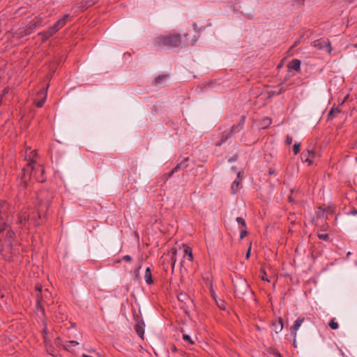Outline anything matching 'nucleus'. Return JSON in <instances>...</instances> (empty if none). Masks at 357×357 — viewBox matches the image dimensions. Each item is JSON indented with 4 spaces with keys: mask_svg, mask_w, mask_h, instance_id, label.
<instances>
[{
    "mask_svg": "<svg viewBox=\"0 0 357 357\" xmlns=\"http://www.w3.org/2000/svg\"><path fill=\"white\" fill-rule=\"evenodd\" d=\"M187 34L181 36L180 34H172L167 36H160L155 39V45L159 48H172L193 45L197 39L190 41L187 40Z\"/></svg>",
    "mask_w": 357,
    "mask_h": 357,
    "instance_id": "nucleus-1",
    "label": "nucleus"
},
{
    "mask_svg": "<svg viewBox=\"0 0 357 357\" xmlns=\"http://www.w3.org/2000/svg\"><path fill=\"white\" fill-rule=\"evenodd\" d=\"M36 155H37V152L36 150L31 151V149H29V155H28L27 151H26L25 159L28 161V164H27V166L23 169V170H24L23 176L24 177L28 176V177H29V178H31V174L33 173V172L34 171V167H33L34 161H33V158L35 157Z\"/></svg>",
    "mask_w": 357,
    "mask_h": 357,
    "instance_id": "nucleus-2",
    "label": "nucleus"
},
{
    "mask_svg": "<svg viewBox=\"0 0 357 357\" xmlns=\"http://www.w3.org/2000/svg\"><path fill=\"white\" fill-rule=\"evenodd\" d=\"M313 46L318 50H324L327 53H331L332 50L331 43L327 38H320L314 40L313 42Z\"/></svg>",
    "mask_w": 357,
    "mask_h": 357,
    "instance_id": "nucleus-3",
    "label": "nucleus"
},
{
    "mask_svg": "<svg viewBox=\"0 0 357 357\" xmlns=\"http://www.w3.org/2000/svg\"><path fill=\"white\" fill-rule=\"evenodd\" d=\"M248 291H250V287L245 280H241L234 286V293L238 297H242Z\"/></svg>",
    "mask_w": 357,
    "mask_h": 357,
    "instance_id": "nucleus-4",
    "label": "nucleus"
},
{
    "mask_svg": "<svg viewBox=\"0 0 357 357\" xmlns=\"http://www.w3.org/2000/svg\"><path fill=\"white\" fill-rule=\"evenodd\" d=\"M135 320L136 322L135 329L139 337L144 339L145 324L139 316L135 317Z\"/></svg>",
    "mask_w": 357,
    "mask_h": 357,
    "instance_id": "nucleus-5",
    "label": "nucleus"
},
{
    "mask_svg": "<svg viewBox=\"0 0 357 357\" xmlns=\"http://www.w3.org/2000/svg\"><path fill=\"white\" fill-rule=\"evenodd\" d=\"M8 206L6 202H1L0 203V232L5 229L6 222H4V217Z\"/></svg>",
    "mask_w": 357,
    "mask_h": 357,
    "instance_id": "nucleus-6",
    "label": "nucleus"
},
{
    "mask_svg": "<svg viewBox=\"0 0 357 357\" xmlns=\"http://www.w3.org/2000/svg\"><path fill=\"white\" fill-rule=\"evenodd\" d=\"M305 318L304 317H298L294 323L293 326L291 327V334L293 336V337H296L297 334L296 332L302 325V324L304 322Z\"/></svg>",
    "mask_w": 357,
    "mask_h": 357,
    "instance_id": "nucleus-7",
    "label": "nucleus"
},
{
    "mask_svg": "<svg viewBox=\"0 0 357 357\" xmlns=\"http://www.w3.org/2000/svg\"><path fill=\"white\" fill-rule=\"evenodd\" d=\"M237 132L235 130V127H231L230 130L225 131L222 132L220 141L217 143V146H220L222 143L225 142L227 139H229L234 133Z\"/></svg>",
    "mask_w": 357,
    "mask_h": 357,
    "instance_id": "nucleus-8",
    "label": "nucleus"
},
{
    "mask_svg": "<svg viewBox=\"0 0 357 357\" xmlns=\"http://www.w3.org/2000/svg\"><path fill=\"white\" fill-rule=\"evenodd\" d=\"M34 171L31 174V178H38L42 176L45 172V169L43 167L39 165H36L35 162L33 164Z\"/></svg>",
    "mask_w": 357,
    "mask_h": 357,
    "instance_id": "nucleus-9",
    "label": "nucleus"
},
{
    "mask_svg": "<svg viewBox=\"0 0 357 357\" xmlns=\"http://www.w3.org/2000/svg\"><path fill=\"white\" fill-rule=\"evenodd\" d=\"M188 160L189 158H185L183 161L177 164L176 166L171 172L168 173V176H171L174 172H178L179 169L187 167L188 166V165L187 164Z\"/></svg>",
    "mask_w": 357,
    "mask_h": 357,
    "instance_id": "nucleus-10",
    "label": "nucleus"
},
{
    "mask_svg": "<svg viewBox=\"0 0 357 357\" xmlns=\"http://www.w3.org/2000/svg\"><path fill=\"white\" fill-rule=\"evenodd\" d=\"M289 68L297 72L301 70V61L298 59H294L289 63Z\"/></svg>",
    "mask_w": 357,
    "mask_h": 357,
    "instance_id": "nucleus-11",
    "label": "nucleus"
},
{
    "mask_svg": "<svg viewBox=\"0 0 357 357\" xmlns=\"http://www.w3.org/2000/svg\"><path fill=\"white\" fill-rule=\"evenodd\" d=\"M60 24H58V22H56L50 28V29L45 33L46 37L51 36L53 33H54L56 31L59 30L60 27H61Z\"/></svg>",
    "mask_w": 357,
    "mask_h": 357,
    "instance_id": "nucleus-12",
    "label": "nucleus"
},
{
    "mask_svg": "<svg viewBox=\"0 0 357 357\" xmlns=\"http://www.w3.org/2000/svg\"><path fill=\"white\" fill-rule=\"evenodd\" d=\"M144 280H145L146 282L149 284H151L153 282L152 276H151V268L149 267H147L146 268Z\"/></svg>",
    "mask_w": 357,
    "mask_h": 357,
    "instance_id": "nucleus-13",
    "label": "nucleus"
},
{
    "mask_svg": "<svg viewBox=\"0 0 357 357\" xmlns=\"http://www.w3.org/2000/svg\"><path fill=\"white\" fill-rule=\"evenodd\" d=\"M245 116H242L241 119L237 125L233 126L232 127H235V130L238 132L243 128V126L245 123Z\"/></svg>",
    "mask_w": 357,
    "mask_h": 357,
    "instance_id": "nucleus-14",
    "label": "nucleus"
},
{
    "mask_svg": "<svg viewBox=\"0 0 357 357\" xmlns=\"http://www.w3.org/2000/svg\"><path fill=\"white\" fill-rule=\"evenodd\" d=\"M241 180H234V181L233 182L231 185V190L234 194H235L238 191V188L241 184Z\"/></svg>",
    "mask_w": 357,
    "mask_h": 357,
    "instance_id": "nucleus-15",
    "label": "nucleus"
},
{
    "mask_svg": "<svg viewBox=\"0 0 357 357\" xmlns=\"http://www.w3.org/2000/svg\"><path fill=\"white\" fill-rule=\"evenodd\" d=\"M28 218H29V216L26 215V212L22 213V214L20 215V216L18 218V222L21 225H25V222Z\"/></svg>",
    "mask_w": 357,
    "mask_h": 357,
    "instance_id": "nucleus-16",
    "label": "nucleus"
},
{
    "mask_svg": "<svg viewBox=\"0 0 357 357\" xmlns=\"http://www.w3.org/2000/svg\"><path fill=\"white\" fill-rule=\"evenodd\" d=\"M170 252L172 253V256H171V260H172V269H174V265H175V263H176V252H177V250L176 248H172L170 251Z\"/></svg>",
    "mask_w": 357,
    "mask_h": 357,
    "instance_id": "nucleus-17",
    "label": "nucleus"
},
{
    "mask_svg": "<svg viewBox=\"0 0 357 357\" xmlns=\"http://www.w3.org/2000/svg\"><path fill=\"white\" fill-rule=\"evenodd\" d=\"M185 257H186L190 261H192L193 260L192 250L190 248H187L185 249Z\"/></svg>",
    "mask_w": 357,
    "mask_h": 357,
    "instance_id": "nucleus-18",
    "label": "nucleus"
},
{
    "mask_svg": "<svg viewBox=\"0 0 357 357\" xmlns=\"http://www.w3.org/2000/svg\"><path fill=\"white\" fill-rule=\"evenodd\" d=\"M275 331L276 333H280L283 328L282 321L280 319L278 324H274Z\"/></svg>",
    "mask_w": 357,
    "mask_h": 357,
    "instance_id": "nucleus-19",
    "label": "nucleus"
},
{
    "mask_svg": "<svg viewBox=\"0 0 357 357\" xmlns=\"http://www.w3.org/2000/svg\"><path fill=\"white\" fill-rule=\"evenodd\" d=\"M271 123V119L269 118H265L263 119L262 122H261V127L263 128H266L267 127H268Z\"/></svg>",
    "mask_w": 357,
    "mask_h": 357,
    "instance_id": "nucleus-20",
    "label": "nucleus"
},
{
    "mask_svg": "<svg viewBox=\"0 0 357 357\" xmlns=\"http://www.w3.org/2000/svg\"><path fill=\"white\" fill-rule=\"evenodd\" d=\"M15 236V233L12 230H8L6 232V238L8 243L10 244V240Z\"/></svg>",
    "mask_w": 357,
    "mask_h": 357,
    "instance_id": "nucleus-21",
    "label": "nucleus"
},
{
    "mask_svg": "<svg viewBox=\"0 0 357 357\" xmlns=\"http://www.w3.org/2000/svg\"><path fill=\"white\" fill-rule=\"evenodd\" d=\"M79 342L75 340L68 341L65 344V347L66 349H69L70 347H75L76 345H78Z\"/></svg>",
    "mask_w": 357,
    "mask_h": 357,
    "instance_id": "nucleus-22",
    "label": "nucleus"
},
{
    "mask_svg": "<svg viewBox=\"0 0 357 357\" xmlns=\"http://www.w3.org/2000/svg\"><path fill=\"white\" fill-rule=\"evenodd\" d=\"M236 220L239 225H241V228L246 227V223H245V220H244V218H241V217H237Z\"/></svg>",
    "mask_w": 357,
    "mask_h": 357,
    "instance_id": "nucleus-23",
    "label": "nucleus"
},
{
    "mask_svg": "<svg viewBox=\"0 0 357 357\" xmlns=\"http://www.w3.org/2000/svg\"><path fill=\"white\" fill-rule=\"evenodd\" d=\"M329 326L331 329L333 330H335V329H337L338 327H339V325H338V323L335 321V319H333L331 320L330 323H329Z\"/></svg>",
    "mask_w": 357,
    "mask_h": 357,
    "instance_id": "nucleus-24",
    "label": "nucleus"
},
{
    "mask_svg": "<svg viewBox=\"0 0 357 357\" xmlns=\"http://www.w3.org/2000/svg\"><path fill=\"white\" fill-rule=\"evenodd\" d=\"M69 16H70V15H69L68 14H66V15H64V16H63L62 18H61L60 20H59L57 21V22H58V24H61V26H63L66 24V20H67V19L69 17Z\"/></svg>",
    "mask_w": 357,
    "mask_h": 357,
    "instance_id": "nucleus-25",
    "label": "nucleus"
},
{
    "mask_svg": "<svg viewBox=\"0 0 357 357\" xmlns=\"http://www.w3.org/2000/svg\"><path fill=\"white\" fill-rule=\"evenodd\" d=\"M46 97H47V89H45V92L43 98L41 100H38L36 102L37 107H41L43 105L45 100L46 99Z\"/></svg>",
    "mask_w": 357,
    "mask_h": 357,
    "instance_id": "nucleus-26",
    "label": "nucleus"
},
{
    "mask_svg": "<svg viewBox=\"0 0 357 357\" xmlns=\"http://www.w3.org/2000/svg\"><path fill=\"white\" fill-rule=\"evenodd\" d=\"M167 77V75H159L155 79V84L157 85V84H159L161 83V82L165 79Z\"/></svg>",
    "mask_w": 357,
    "mask_h": 357,
    "instance_id": "nucleus-27",
    "label": "nucleus"
},
{
    "mask_svg": "<svg viewBox=\"0 0 357 357\" xmlns=\"http://www.w3.org/2000/svg\"><path fill=\"white\" fill-rule=\"evenodd\" d=\"M183 339L185 341L188 342L191 344H193L195 343V342L192 340V339L191 338V337L189 335L183 334Z\"/></svg>",
    "mask_w": 357,
    "mask_h": 357,
    "instance_id": "nucleus-28",
    "label": "nucleus"
},
{
    "mask_svg": "<svg viewBox=\"0 0 357 357\" xmlns=\"http://www.w3.org/2000/svg\"><path fill=\"white\" fill-rule=\"evenodd\" d=\"M215 301H216L217 305L219 307L220 309H221V310L225 309V303L223 301L220 300L218 301L216 300Z\"/></svg>",
    "mask_w": 357,
    "mask_h": 357,
    "instance_id": "nucleus-29",
    "label": "nucleus"
},
{
    "mask_svg": "<svg viewBox=\"0 0 357 357\" xmlns=\"http://www.w3.org/2000/svg\"><path fill=\"white\" fill-rule=\"evenodd\" d=\"M300 146H301V144L300 143H296L294 145L293 150H294V152L295 154H297L299 152Z\"/></svg>",
    "mask_w": 357,
    "mask_h": 357,
    "instance_id": "nucleus-30",
    "label": "nucleus"
},
{
    "mask_svg": "<svg viewBox=\"0 0 357 357\" xmlns=\"http://www.w3.org/2000/svg\"><path fill=\"white\" fill-rule=\"evenodd\" d=\"M241 229V234H240V238L243 239L248 234L245 228H240Z\"/></svg>",
    "mask_w": 357,
    "mask_h": 357,
    "instance_id": "nucleus-31",
    "label": "nucleus"
},
{
    "mask_svg": "<svg viewBox=\"0 0 357 357\" xmlns=\"http://www.w3.org/2000/svg\"><path fill=\"white\" fill-rule=\"evenodd\" d=\"M318 236L320 239H322L324 241H328L329 239V236L327 234H319Z\"/></svg>",
    "mask_w": 357,
    "mask_h": 357,
    "instance_id": "nucleus-32",
    "label": "nucleus"
},
{
    "mask_svg": "<svg viewBox=\"0 0 357 357\" xmlns=\"http://www.w3.org/2000/svg\"><path fill=\"white\" fill-rule=\"evenodd\" d=\"M328 207L322 208L321 206H319V209L320 210V212L318 213L317 217H320L324 211L328 210Z\"/></svg>",
    "mask_w": 357,
    "mask_h": 357,
    "instance_id": "nucleus-33",
    "label": "nucleus"
},
{
    "mask_svg": "<svg viewBox=\"0 0 357 357\" xmlns=\"http://www.w3.org/2000/svg\"><path fill=\"white\" fill-rule=\"evenodd\" d=\"M141 266H139L135 271V278L137 280H139V269H140Z\"/></svg>",
    "mask_w": 357,
    "mask_h": 357,
    "instance_id": "nucleus-34",
    "label": "nucleus"
},
{
    "mask_svg": "<svg viewBox=\"0 0 357 357\" xmlns=\"http://www.w3.org/2000/svg\"><path fill=\"white\" fill-rule=\"evenodd\" d=\"M307 155L310 158H314L316 156V153L312 150H308L307 151Z\"/></svg>",
    "mask_w": 357,
    "mask_h": 357,
    "instance_id": "nucleus-35",
    "label": "nucleus"
},
{
    "mask_svg": "<svg viewBox=\"0 0 357 357\" xmlns=\"http://www.w3.org/2000/svg\"><path fill=\"white\" fill-rule=\"evenodd\" d=\"M86 4L89 6L95 4L98 0H84Z\"/></svg>",
    "mask_w": 357,
    "mask_h": 357,
    "instance_id": "nucleus-36",
    "label": "nucleus"
},
{
    "mask_svg": "<svg viewBox=\"0 0 357 357\" xmlns=\"http://www.w3.org/2000/svg\"><path fill=\"white\" fill-rule=\"evenodd\" d=\"M292 141H293L292 138L290 137L289 136H287L285 142H286L287 144H291L292 143Z\"/></svg>",
    "mask_w": 357,
    "mask_h": 357,
    "instance_id": "nucleus-37",
    "label": "nucleus"
},
{
    "mask_svg": "<svg viewBox=\"0 0 357 357\" xmlns=\"http://www.w3.org/2000/svg\"><path fill=\"white\" fill-rule=\"evenodd\" d=\"M123 259L126 261H130L132 260V257L130 255H125Z\"/></svg>",
    "mask_w": 357,
    "mask_h": 357,
    "instance_id": "nucleus-38",
    "label": "nucleus"
},
{
    "mask_svg": "<svg viewBox=\"0 0 357 357\" xmlns=\"http://www.w3.org/2000/svg\"><path fill=\"white\" fill-rule=\"evenodd\" d=\"M36 26H37L36 22H32L30 23L29 28L31 29H35L36 27Z\"/></svg>",
    "mask_w": 357,
    "mask_h": 357,
    "instance_id": "nucleus-39",
    "label": "nucleus"
},
{
    "mask_svg": "<svg viewBox=\"0 0 357 357\" xmlns=\"http://www.w3.org/2000/svg\"><path fill=\"white\" fill-rule=\"evenodd\" d=\"M311 158H310L308 155L305 158V160L309 163V165L312 164V161L310 160Z\"/></svg>",
    "mask_w": 357,
    "mask_h": 357,
    "instance_id": "nucleus-40",
    "label": "nucleus"
},
{
    "mask_svg": "<svg viewBox=\"0 0 357 357\" xmlns=\"http://www.w3.org/2000/svg\"><path fill=\"white\" fill-rule=\"evenodd\" d=\"M250 251H251V247H250L248 248V252L246 253V256H245L246 259H249V257L250 256Z\"/></svg>",
    "mask_w": 357,
    "mask_h": 357,
    "instance_id": "nucleus-41",
    "label": "nucleus"
},
{
    "mask_svg": "<svg viewBox=\"0 0 357 357\" xmlns=\"http://www.w3.org/2000/svg\"><path fill=\"white\" fill-rule=\"evenodd\" d=\"M185 297H186L185 294H181L178 296V299L181 300V301H183Z\"/></svg>",
    "mask_w": 357,
    "mask_h": 357,
    "instance_id": "nucleus-42",
    "label": "nucleus"
},
{
    "mask_svg": "<svg viewBox=\"0 0 357 357\" xmlns=\"http://www.w3.org/2000/svg\"><path fill=\"white\" fill-rule=\"evenodd\" d=\"M300 43V40H298L294 42V45L290 47V50H291L292 48H294V47H296V45H298V44Z\"/></svg>",
    "mask_w": 357,
    "mask_h": 357,
    "instance_id": "nucleus-43",
    "label": "nucleus"
},
{
    "mask_svg": "<svg viewBox=\"0 0 357 357\" xmlns=\"http://www.w3.org/2000/svg\"><path fill=\"white\" fill-rule=\"evenodd\" d=\"M334 112V109H331L328 114V118L330 119L331 117V116L333 115V113Z\"/></svg>",
    "mask_w": 357,
    "mask_h": 357,
    "instance_id": "nucleus-44",
    "label": "nucleus"
},
{
    "mask_svg": "<svg viewBox=\"0 0 357 357\" xmlns=\"http://www.w3.org/2000/svg\"><path fill=\"white\" fill-rule=\"evenodd\" d=\"M349 214L351 215H356L357 214V210L353 209L349 212Z\"/></svg>",
    "mask_w": 357,
    "mask_h": 357,
    "instance_id": "nucleus-45",
    "label": "nucleus"
},
{
    "mask_svg": "<svg viewBox=\"0 0 357 357\" xmlns=\"http://www.w3.org/2000/svg\"><path fill=\"white\" fill-rule=\"evenodd\" d=\"M293 346H294V348H296V347H297V344H296V337H294Z\"/></svg>",
    "mask_w": 357,
    "mask_h": 357,
    "instance_id": "nucleus-46",
    "label": "nucleus"
},
{
    "mask_svg": "<svg viewBox=\"0 0 357 357\" xmlns=\"http://www.w3.org/2000/svg\"><path fill=\"white\" fill-rule=\"evenodd\" d=\"M36 290L38 291L40 293L41 291V290H42V287L36 286Z\"/></svg>",
    "mask_w": 357,
    "mask_h": 357,
    "instance_id": "nucleus-47",
    "label": "nucleus"
},
{
    "mask_svg": "<svg viewBox=\"0 0 357 357\" xmlns=\"http://www.w3.org/2000/svg\"><path fill=\"white\" fill-rule=\"evenodd\" d=\"M211 294L212 297L216 301L215 293L212 289H211Z\"/></svg>",
    "mask_w": 357,
    "mask_h": 357,
    "instance_id": "nucleus-48",
    "label": "nucleus"
},
{
    "mask_svg": "<svg viewBox=\"0 0 357 357\" xmlns=\"http://www.w3.org/2000/svg\"><path fill=\"white\" fill-rule=\"evenodd\" d=\"M171 349H172V351L173 352H176V351H177V349H176V347L174 345H172V346L171 347Z\"/></svg>",
    "mask_w": 357,
    "mask_h": 357,
    "instance_id": "nucleus-49",
    "label": "nucleus"
},
{
    "mask_svg": "<svg viewBox=\"0 0 357 357\" xmlns=\"http://www.w3.org/2000/svg\"><path fill=\"white\" fill-rule=\"evenodd\" d=\"M241 172H237V178H241Z\"/></svg>",
    "mask_w": 357,
    "mask_h": 357,
    "instance_id": "nucleus-50",
    "label": "nucleus"
},
{
    "mask_svg": "<svg viewBox=\"0 0 357 357\" xmlns=\"http://www.w3.org/2000/svg\"><path fill=\"white\" fill-rule=\"evenodd\" d=\"M8 91H9V89H8V88L5 89H4V91H3V93H4V94L7 93L8 92Z\"/></svg>",
    "mask_w": 357,
    "mask_h": 357,
    "instance_id": "nucleus-51",
    "label": "nucleus"
},
{
    "mask_svg": "<svg viewBox=\"0 0 357 357\" xmlns=\"http://www.w3.org/2000/svg\"><path fill=\"white\" fill-rule=\"evenodd\" d=\"M231 169L234 172H236V168L235 167H232Z\"/></svg>",
    "mask_w": 357,
    "mask_h": 357,
    "instance_id": "nucleus-52",
    "label": "nucleus"
},
{
    "mask_svg": "<svg viewBox=\"0 0 357 357\" xmlns=\"http://www.w3.org/2000/svg\"><path fill=\"white\" fill-rule=\"evenodd\" d=\"M82 357H93L86 354H82Z\"/></svg>",
    "mask_w": 357,
    "mask_h": 357,
    "instance_id": "nucleus-53",
    "label": "nucleus"
},
{
    "mask_svg": "<svg viewBox=\"0 0 357 357\" xmlns=\"http://www.w3.org/2000/svg\"><path fill=\"white\" fill-rule=\"evenodd\" d=\"M351 255V252H348L347 254V257L348 258Z\"/></svg>",
    "mask_w": 357,
    "mask_h": 357,
    "instance_id": "nucleus-54",
    "label": "nucleus"
},
{
    "mask_svg": "<svg viewBox=\"0 0 357 357\" xmlns=\"http://www.w3.org/2000/svg\"><path fill=\"white\" fill-rule=\"evenodd\" d=\"M273 174V171H272V170H269V174H270V175H271V174Z\"/></svg>",
    "mask_w": 357,
    "mask_h": 357,
    "instance_id": "nucleus-55",
    "label": "nucleus"
},
{
    "mask_svg": "<svg viewBox=\"0 0 357 357\" xmlns=\"http://www.w3.org/2000/svg\"><path fill=\"white\" fill-rule=\"evenodd\" d=\"M262 280H266L268 281V279H266V276H263V277H262Z\"/></svg>",
    "mask_w": 357,
    "mask_h": 357,
    "instance_id": "nucleus-56",
    "label": "nucleus"
},
{
    "mask_svg": "<svg viewBox=\"0 0 357 357\" xmlns=\"http://www.w3.org/2000/svg\"><path fill=\"white\" fill-rule=\"evenodd\" d=\"M289 200H290L291 202L292 201V197H291V195H290V196H289Z\"/></svg>",
    "mask_w": 357,
    "mask_h": 357,
    "instance_id": "nucleus-57",
    "label": "nucleus"
},
{
    "mask_svg": "<svg viewBox=\"0 0 357 357\" xmlns=\"http://www.w3.org/2000/svg\"><path fill=\"white\" fill-rule=\"evenodd\" d=\"M282 89L281 88L278 93H280L282 92Z\"/></svg>",
    "mask_w": 357,
    "mask_h": 357,
    "instance_id": "nucleus-58",
    "label": "nucleus"
},
{
    "mask_svg": "<svg viewBox=\"0 0 357 357\" xmlns=\"http://www.w3.org/2000/svg\"><path fill=\"white\" fill-rule=\"evenodd\" d=\"M38 305L40 304V300L39 299L38 300Z\"/></svg>",
    "mask_w": 357,
    "mask_h": 357,
    "instance_id": "nucleus-59",
    "label": "nucleus"
},
{
    "mask_svg": "<svg viewBox=\"0 0 357 357\" xmlns=\"http://www.w3.org/2000/svg\"><path fill=\"white\" fill-rule=\"evenodd\" d=\"M355 46H356V47H357V45H356Z\"/></svg>",
    "mask_w": 357,
    "mask_h": 357,
    "instance_id": "nucleus-60",
    "label": "nucleus"
}]
</instances>
